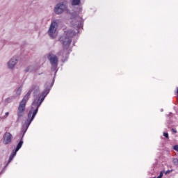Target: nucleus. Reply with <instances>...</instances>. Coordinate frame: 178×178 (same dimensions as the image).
<instances>
[{
  "label": "nucleus",
  "instance_id": "f257e3e1",
  "mask_svg": "<svg viewBox=\"0 0 178 178\" xmlns=\"http://www.w3.org/2000/svg\"><path fill=\"white\" fill-rule=\"evenodd\" d=\"M49 93V90H44L42 94L39 96V98L38 100H34V102L32 104V107L31 108V111L29 112L28 114V120H29V124L34 120V118H35V115H37L38 112V108L41 106V104L44 102V99H45V97L48 95Z\"/></svg>",
  "mask_w": 178,
  "mask_h": 178
},
{
  "label": "nucleus",
  "instance_id": "f03ea898",
  "mask_svg": "<svg viewBox=\"0 0 178 178\" xmlns=\"http://www.w3.org/2000/svg\"><path fill=\"white\" fill-rule=\"evenodd\" d=\"M30 95H31V90H29L22 99V100L19 102L17 109L18 117L22 118V116L24 115V111H26V104H27V101L30 99Z\"/></svg>",
  "mask_w": 178,
  "mask_h": 178
},
{
  "label": "nucleus",
  "instance_id": "7ed1b4c3",
  "mask_svg": "<svg viewBox=\"0 0 178 178\" xmlns=\"http://www.w3.org/2000/svg\"><path fill=\"white\" fill-rule=\"evenodd\" d=\"M25 134H26V131L23 133L21 140L19 142V143L17 144L16 149L11 152V154L10 155L8 163H10V162H12V161H13V159L15 158V156H16V154L17 153V151H19V149H20V148H22V146L23 145V143H24L23 138L24 137Z\"/></svg>",
  "mask_w": 178,
  "mask_h": 178
},
{
  "label": "nucleus",
  "instance_id": "20e7f679",
  "mask_svg": "<svg viewBox=\"0 0 178 178\" xmlns=\"http://www.w3.org/2000/svg\"><path fill=\"white\" fill-rule=\"evenodd\" d=\"M47 58L51 65V70H56V67H58V56L52 54H49L47 56Z\"/></svg>",
  "mask_w": 178,
  "mask_h": 178
},
{
  "label": "nucleus",
  "instance_id": "39448f33",
  "mask_svg": "<svg viewBox=\"0 0 178 178\" xmlns=\"http://www.w3.org/2000/svg\"><path fill=\"white\" fill-rule=\"evenodd\" d=\"M58 29V23L54 21L51 22L49 29V35L51 38H55V33H56V29Z\"/></svg>",
  "mask_w": 178,
  "mask_h": 178
},
{
  "label": "nucleus",
  "instance_id": "423d86ee",
  "mask_svg": "<svg viewBox=\"0 0 178 178\" xmlns=\"http://www.w3.org/2000/svg\"><path fill=\"white\" fill-rule=\"evenodd\" d=\"M13 140V136L10 132H6L3 136V143L4 145H8V144H11Z\"/></svg>",
  "mask_w": 178,
  "mask_h": 178
},
{
  "label": "nucleus",
  "instance_id": "0eeeda50",
  "mask_svg": "<svg viewBox=\"0 0 178 178\" xmlns=\"http://www.w3.org/2000/svg\"><path fill=\"white\" fill-rule=\"evenodd\" d=\"M67 8V6L66 3H59L57 4L56 6L54 8V12L57 15H60V13H63V10H66Z\"/></svg>",
  "mask_w": 178,
  "mask_h": 178
},
{
  "label": "nucleus",
  "instance_id": "6e6552de",
  "mask_svg": "<svg viewBox=\"0 0 178 178\" xmlns=\"http://www.w3.org/2000/svg\"><path fill=\"white\" fill-rule=\"evenodd\" d=\"M60 41L63 42V45L64 48H65L66 51H67V49L69 47H70V44H72V39L69 37H61L60 38Z\"/></svg>",
  "mask_w": 178,
  "mask_h": 178
},
{
  "label": "nucleus",
  "instance_id": "1a4fd4ad",
  "mask_svg": "<svg viewBox=\"0 0 178 178\" xmlns=\"http://www.w3.org/2000/svg\"><path fill=\"white\" fill-rule=\"evenodd\" d=\"M16 63H17V58H16V57H14L8 62L9 69H13V67H15V65H16Z\"/></svg>",
  "mask_w": 178,
  "mask_h": 178
},
{
  "label": "nucleus",
  "instance_id": "9d476101",
  "mask_svg": "<svg viewBox=\"0 0 178 178\" xmlns=\"http://www.w3.org/2000/svg\"><path fill=\"white\" fill-rule=\"evenodd\" d=\"M81 3V0H72V6H77Z\"/></svg>",
  "mask_w": 178,
  "mask_h": 178
},
{
  "label": "nucleus",
  "instance_id": "9b49d317",
  "mask_svg": "<svg viewBox=\"0 0 178 178\" xmlns=\"http://www.w3.org/2000/svg\"><path fill=\"white\" fill-rule=\"evenodd\" d=\"M22 94V88H18V89L16 91V95L19 97V95Z\"/></svg>",
  "mask_w": 178,
  "mask_h": 178
},
{
  "label": "nucleus",
  "instance_id": "f8f14e48",
  "mask_svg": "<svg viewBox=\"0 0 178 178\" xmlns=\"http://www.w3.org/2000/svg\"><path fill=\"white\" fill-rule=\"evenodd\" d=\"M172 162H173L174 165H175L176 166H178V159L177 158L173 159Z\"/></svg>",
  "mask_w": 178,
  "mask_h": 178
},
{
  "label": "nucleus",
  "instance_id": "ddd939ff",
  "mask_svg": "<svg viewBox=\"0 0 178 178\" xmlns=\"http://www.w3.org/2000/svg\"><path fill=\"white\" fill-rule=\"evenodd\" d=\"M25 73H29V72H31V66L27 67L25 70Z\"/></svg>",
  "mask_w": 178,
  "mask_h": 178
},
{
  "label": "nucleus",
  "instance_id": "4468645a",
  "mask_svg": "<svg viewBox=\"0 0 178 178\" xmlns=\"http://www.w3.org/2000/svg\"><path fill=\"white\" fill-rule=\"evenodd\" d=\"M163 136L165 138H169V134L168 132H164Z\"/></svg>",
  "mask_w": 178,
  "mask_h": 178
},
{
  "label": "nucleus",
  "instance_id": "2eb2a0df",
  "mask_svg": "<svg viewBox=\"0 0 178 178\" xmlns=\"http://www.w3.org/2000/svg\"><path fill=\"white\" fill-rule=\"evenodd\" d=\"M173 149H175V151H177L178 152V145H176L173 147Z\"/></svg>",
  "mask_w": 178,
  "mask_h": 178
},
{
  "label": "nucleus",
  "instance_id": "dca6fc26",
  "mask_svg": "<svg viewBox=\"0 0 178 178\" xmlns=\"http://www.w3.org/2000/svg\"><path fill=\"white\" fill-rule=\"evenodd\" d=\"M173 172V170H168L165 172V175H169V173H172Z\"/></svg>",
  "mask_w": 178,
  "mask_h": 178
},
{
  "label": "nucleus",
  "instance_id": "f3484780",
  "mask_svg": "<svg viewBox=\"0 0 178 178\" xmlns=\"http://www.w3.org/2000/svg\"><path fill=\"white\" fill-rule=\"evenodd\" d=\"M162 176H163V174H162V172H161L160 175L157 178H162Z\"/></svg>",
  "mask_w": 178,
  "mask_h": 178
},
{
  "label": "nucleus",
  "instance_id": "a211bd4d",
  "mask_svg": "<svg viewBox=\"0 0 178 178\" xmlns=\"http://www.w3.org/2000/svg\"><path fill=\"white\" fill-rule=\"evenodd\" d=\"M10 99H11L10 98H8L6 99V101H7V102H8L10 101Z\"/></svg>",
  "mask_w": 178,
  "mask_h": 178
},
{
  "label": "nucleus",
  "instance_id": "6ab92c4d",
  "mask_svg": "<svg viewBox=\"0 0 178 178\" xmlns=\"http://www.w3.org/2000/svg\"><path fill=\"white\" fill-rule=\"evenodd\" d=\"M6 116H9V112L6 113Z\"/></svg>",
  "mask_w": 178,
  "mask_h": 178
},
{
  "label": "nucleus",
  "instance_id": "aec40b11",
  "mask_svg": "<svg viewBox=\"0 0 178 178\" xmlns=\"http://www.w3.org/2000/svg\"><path fill=\"white\" fill-rule=\"evenodd\" d=\"M177 97H178V88L177 89Z\"/></svg>",
  "mask_w": 178,
  "mask_h": 178
},
{
  "label": "nucleus",
  "instance_id": "412c9836",
  "mask_svg": "<svg viewBox=\"0 0 178 178\" xmlns=\"http://www.w3.org/2000/svg\"><path fill=\"white\" fill-rule=\"evenodd\" d=\"M172 131H174V133H177V131L172 129Z\"/></svg>",
  "mask_w": 178,
  "mask_h": 178
}]
</instances>
